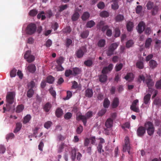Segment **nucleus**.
I'll list each match as a JSON object with an SVG mask.
<instances>
[{
	"mask_svg": "<svg viewBox=\"0 0 161 161\" xmlns=\"http://www.w3.org/2000/svg\"><path fill=\"white\" fill-rule=\"evenodd\" d=\"M92 116V112L91 111H89L85 114V115L80 114L77 116L76 119L77 121L81 120L84 125H86L87 119L91 118Z\"/></svg>",
	"mask_w": 161,
	"mask_h": 161,
	"instance_id": "obj_1",
	"label": "nucleus"
},
{
	"mask_svg": "<svg viewBox=\"0 0 161 161\" xmlns=\"http://www.w3.org/2000/svg\"><path fill=\"white\" fill-rule=\"evenodd\" d=\"M144 126L147 131L148 134L150 136L153 135L154 131V128L153 123L150 121L146 122L144 124Z\"/></svg>",
	"mask_w": 161,
	"mask_h": 161,
	"instance_id": "obj_2",
	"label": "nucleus"
},
{
	"mask_svg": "<svg viewBox=\"0 0 161 161\" xmlns=\"http://www.w3.org/2000/svg\"><path fill=\"white\" fill-rule=\"evenodd\" d=\"M138 80L142 81L144 83H146L148 88L151 87L154 85V83L152 80L150 78H147L145 79V77L142 75L139 76Z\"/></svg>",
	"mask_w": 161,
	"mask_h": 161,
	"instance_id": "obj_3",
	"label": "nucleus"
},
{
	"mask_svg": "<svg viewBox=\"0 0 161 161\" xmlns=\"http://www.w3.org/2000/svg\"><path fill=\"white\" fill-rule=\"evenodd\" d=\"M36 24L33 23L30 24L26 29V32L28 35H31L36 32Z\"/></svg>",
	"mask_w": 161,
	"mask_h": 161,
	"instance_id": "obj_4",
	"label": "nucleus"
},
{
	"mask_svg": "<svg viewBox=\"0 0 161 161\" xmlns=\"http://www.w3.org/2000/svg\"><path fill=\"white\" fill-rule=\"evenodd\" d=\"M117 43H113L110 45L108 50L106 52V54L108 56H110L114 54V52L116 50L118 46Z\"/></svg>",
	"mask_w": 161,
	"mask_h": 161,
	"instance_id": "obj_5",
	"label": "nucleus"
},
{
	"mask_svg": "<svg viewBox=\"0 0 161 161\" xmlns=\"http://www.w3.org/2000/svg\"><path fill=\"white\" fill-rule=\"evenodd\" d=\"M24 57L25 59H26L27 61L29 63H32L35 59V56L32 55H31V51L30 50L26 51Z\"/></svg>",
	"mask_w": 161,
	"mask_h": 161,
	"instance_id": "obj_6",
	"label": "nucleus"
},
{
	"mask_svg": "<svg viewBox=\"0 0 161 161\" xmlns=\"http://www.w3.org/2000/svg\"><path fill=\"white\" fill-rule=\"evenodd\" d=\"M125 144L123 146V150L124 152H125L126 151L128 152L129 154H130V146L129 142V139L128 136H126L125 139Z\"/></svg>",
	"mask_w": 161,
	"mask_h": 161,
	"instance_id": "obj_7",
	"label": "nucleus"
},
{
	"mask_svg": "<svg viewBox=\"0 0 161 161\" xmlns=\"http://www.w3.org/2000/svg\"><path fill=\"white\" fill-rule=\"evenodd\" d=\"M6 101L8 103L6 104V107H8L9 106V104H12L14 102V96L12 92H11L7 93L6 97Z\"/></svg>",
	"mask_w": 161,
	"mask_h": 161,
	"instance_id": "obj_8",
	"label": "nucleus"
},
{
	"mask_svg": "<svg viewBox=\"0 0 161 161\" xmlns=\"http://www.w3.org/2000/svg\"><path fill=\"white\" fill-rule=\"evenodd\" d=\"M87 51L86 47L85 46L81 47L76 52V55L77 58H82L84 55V53Z\"/></svg>",
	"mask_w": 161,
	"mask_h": 161,
	"instance_id": "obj_9",
	"label": "nucleus"
},
{
	"mask_svg": "<svg viewBox=\"0 0 161 161\" xmlns=\"http://www.w3.org/2000/svg\"><path fill=\"white\" fill-rule=\"evenodd\" d=\"M146 133L145 127L140 126L138 127L137 130V134L139 137H142Z\"/></svg>",
	"mask_w": 161,
	"mask_h": 161,
	"instance_id": "obj_10",
	"label": "nucleus"
},
{
	"mask_svg": "<svg viewBox=\"0 0 161 161\" xmlns=\"http://www.w3.org/2000/svg\"><path fill=\"white\" fill-rule=\"evenodd\" d=\"M145 27V23L143 21L141 22L138 25L137 28L138 32L140 34L142 33L144 31Z\"/></svg>",
	"mask_w": 161,
	"mask_h": 161,
	"instance_id": "obj_11",
	"label": "nucleus"
},
{
	"mask_svg": "<svg viewBox=\"0 0 161 161\" xmlns=\"http://www.w3.org/2000/svg\"><path fill=\"white\" fill-rule=\"evenodd\" d=\"M113 64H110L108 66L104 67L102 70V74L106 75L108 72L111 71L113 69Z\"/></svg>",
	"mask_w": 161,
	"mask_h": 161,
	"instance_id": "obj_12",
	"label": "nucleus"
},
{
	"mask_svg": "<svg viewBox=\"0 0 161 161\" xmlns=\"http://www.w3.org/2000/svg\"><path fill=\"white\" fill-rule=\"evenodd\" d=\"M113 120L112 118H108L105 123V126L107 128L111 127L113 125Z\"/></svg>",
	"mask_w": 161,
	"mask_h": 161,
	"instance_id": "obj_13",
	"label": "nucleus"
},
{
	"mask_svg": "<svg viewBox=\"0 0 161 161\" xmlns=\"http://www.w3.org/2000/svg\"><path fill=\"white\" fill-rule=\"evenodd\" d=\"M99 140H100V142L97 147V149L98 152H99V153H101L102 147V144L105 143V140L102 138H99Z\"/></svg>",
	"mask_w": 161,
	"mask_h": 161,
	"instance_id": "obj_14",
	"label": "nucleus"
},
{
	"mask_svg": "<svg viewBox=\"0 0 161 161\" xmlns=\"http://www.w3.org/2000/svg\"><path fill=\"white\" fill-rule=\"evenodd\" d=\"M27 69L30 72L33 73L36 70V66L32 64H29L27 67Z\"/></svg>",
	"mask_w": 161,
	"mask_h": 161,
	"instance_id": "obj_15",
	"label": "nucleus"
},
{
	"mask_svg": "<svg viewBox=\"0 0 161 161\" xmlns=\"http://www.w3.org/2000/svg\"><path fill=\"white\" fill-rule=\"evenodd\" d=\"M157 62L153 59H151L149 62V66L151 69H154L157 67Z\"/></svg>",
	"mask_w": 161,
	"mask_h": 161,
	"instance_id": "obj_16",
	"label": "nucleus"
},
{
	"mask_svg": "<svg viewBox=\"0 0 161 161\" xmlns=\"http://www.w3.org/2000/svg\"><path fill=\"white\" fill-rule=\"evenodd\" d=\"M93 92L92 89L88 88L85 91V96L89 98H91L93 96Z\"/></svg>",
	"mask_w": 161,
	"mask_h": 161,
	"instance_id": "obj_17",
	"label": "nucleus"
},
{
	"mask_svg": "<svg viewBox=\"0 0 161 161\" xmlns=\"http://www.w3.org/2000/svg\"><path fill=\"white\" fill-rule=\"evenodd\" d=\"M119 104V101L118 98L116 97L113 99L112 103V107L113 108L117 107Z\"/></svg>",
	"mask_w": 161,
	"mask_h": 161,
	"instance_id": "obj_18",
	"label": "nucleus"
},
{
	"mask_svg": "<svg viewBox=\"0 0 161 161\" xmlns=\"http://www.w3.org/2000/svg\"><path fill=\"white\" fill-rule=\"evenodd\" d=\"M52 107L51 104L48 102L45 104L43 107V109L45 111L47 112L49 111Z\"/></svg>",
	"mask_w": 161,
	"mask_h": 161,
	"instance_id": "obj_19",
	"label": "nucleus"
},
{
	"mask_svg": "<svg viewBox=\"0 0 161 161\" xmlns=\"http://www.w3.org/2000/svg\"><path fill=\"white\" fill-rule=\"evenodd\" d=\"M158 5H155L154 7L152 9L151 14L153 16H154L158 14Z\"/></svg>",
	"mask_w": 161,
	"mask_h": 161,
	"instance_id": "obj_20",
	"label": "nucleus"
},
{
	"mask_svg": "<svg viewBox=\"0 0 161 161\" xmlns=\"http://www.w3.org/2000/svg\"><path fill=\"white\" fill-rule=\"evenodd\" d=\"M151 95L149 93L146 94L144 98V103L145 104H148L150 101Z\"/></svg>",
	"mask_w": 161,
	"mask_h": 161,
	"instance_id": "obj_21",
	"label": "nucleus"
},
{
	"mask_svg": "<svg viewBox=\"0 0 161 161\" xmlns=\"http://www.w3.org/2000/svg\"><path fill=\"white\" fill-rule=\"evenodd\" d=\"M107 79V76L106 75L103 74L99 76V81L102 83L105 82Z\"/></svg>",
	"mask_w": 161,
	"mask_h": 161,
	"instance_id": "obj_22",
	"label": "nucleus"
},
{
	"mask_svg": "<svg viewBox=\"0 0 161 161\" xmlns=\"http://www.w3.org/2000/svg\"><path fill=\"white\" fill-rule=\"evenodd\" d=\"M152 42V40L151 38H147L145 43V47L146 48H149Z\"/></svg>",
	"mask_w": 161,
	"mask_h": 161,
	"instance_id": "obj_23",
	"label": "nucleus"
},
{
	"mask_svg": "<svg viewBox=\"0 0 161 161\" xmlns=\"http://www.w3.org/2000/svg\"><path fill=\"white\" fill-rule=\"evenodd\" d=\"M89 34V32L88 31L86 30L83 31L81 33L80 36L82 38L85 39L87 37Z\"/></svg>",
	"mask_w": 161,
	"mask_h": 161,
	"instance_id": "obj_24",
	"label": "nucleus"
},
{
	"mask_svg": "<svg viewBox=\"0 0 161 161\" xmlns=\"http://www.w3.org/2000/svg\"><path fill=\"white\" fill-rule=\"evenodd\" d=\"M77 149L76 148H74L71 151V159L73 160L75 159L76 156Z\"/></svg>",
	"mask_w": 161,
	"mask_h": 161,
	"instance_id": "obj_25",
	"label": "nucleus"
},
{
	"mask_svg": "<svg viewBox=\"0 0 161 161\" xmlns=\"http://www.w3.org/2000/svg\"><path fill=\"white\" fill-rule=\"evenodd\" d=\"M105 41L104 39H101L98 41L97 46L100 47H104L105 45Z\"/></svg>",
	"mask_w": 161,
	"mask_h": 161,
	"instance_id": "obj_26",
	"label": "nucleus"
},
{
	"mask_svg": "<svg viewBox=\"0 0 161 161\" xmlns=\"http://www.w3.org/2000/svg\"><path fill=\"white\" fill-rule=\"evenodd\" d=\"M22 127V124L20 122H18L16 124V127L15 129L14 130V133H16L18 132H19L21 129Z\"/></svg>",
	"mask_w": 161,
	"mask_h": 161,
	"instance_id": "obj_27",
	"label": "nucleus"
},
{
	"mask_svg": "<svg viewBox=\"0 0 161 161\" xmlns=\"http://www.w3.org/2000/svg\"><path fill=\"white\" fill-rule=\"evenodd\" d=\"M81 71V69L77 67L73 68L72 70L73 75L75 76L77 75L80 74Z\"/></svg>",
	"mask_w": 161,
	"mask_h": 161,
	"instance_id": "obj_28",
	"label": "nucleus"
},
{
	"mask_svg": "<svg viewBox=\"0 0 161 161\" xmlns=\"http://www.w3.org/2000/svg\"><path fill=\"white\" fill-rule=\"evenodd\" d=\"M89 17L90 14L89 13L86 12L82 14V16H81V19L83 21H85Z\"/></svg>",
	"mask_w": 161,
	"mask_h": 161,
	"instance_id": "obj_29",
	"label": "nucleus"
},
{
	"mask_svg": "<svg viewBox=\"0 0 161 161\" xmlns=\"http://www.w3.org/2000/svg\"><path fill=\"white\" fill-rule=\"evenodd\" d=\"M93 61L91 59H88L84 62V64L86 66L91 67L93 65Z\"/></svg>",
	"mask_w": 161,
	"mask_h": 161,
	"instance_id": "obj_30",
	"label": "nucleus"
},
{
	"mask_svg": "<svg viewBox=\"0 0 161 161\" xmlns=\"http://www.w3.org/2000/svg\"><path fill=\"white\" fill-rule=\"evenodd\" d=\"M133 27V24L131 21H129L126 24V28L129 31H132Z\"/></svg>",
	"mask_w": 161,
	"mask_h": 161,
	"instance_id": "obj_31",
	"label": "nucleus"
},
{
	"mask_svg": "<svg viewBox=\"0 0 161 161\" xmlns=\"http://www.w3.org/2000/svg\"><path fill=\"white\" fill-rule=\"evenodd\" d=\"M55 114L56 116L59 118L63 115V111L60 108H58L56 111Z\"/></svg>",
	"mask_w": 161,
	"mask_h": 161,
	"instance_id": "obj_32",
	"label": "nucleus"
},
{
	"mask_svg": "<svg viewBox=\"0 0 161 161\" xmlns=\"http://www.w3.org/2000/svg\"><path fill=\"white\" fill-rule=\"evenodd\" d=\"M95 25V23L93 20L89 21L86 24V27L88 28H91Z\"/></svg>",
	"mask_w": 161,
	"mask_h": 161,
	"instance_id": "obj_33",
	"label": "nucleus"
},
{
	"mask_svg": "<svg viewBox=\"0 0 161 161\" xmlns=\"http://www.w3.org/2000/svg\"><path fill=\"white\" fill-rule=\"evenodd\" d=\"M31 119V116L30 114H27L24 118L23 123L24 124H26Z\"/></svg>",
	"mask_w": 161,
	"mask_h": 161,
	"instance_id": "obj_34",
	"label": "nucleus"
},
{
	"mask_svg": "<svg viewBox=\"0 0 161 161\" xmlns=\"http://www.w3.org/2000/svg\"><path fill=\"white\" fill-rule=\"evenodd\" d=\"M24 109L23 105L21 104L19 105L16 107V112L17 113H19L23 111Z\"/></svg>",
	"mask_w": 161,
	"mask_h": 161,
	"instance_id": "obj_35",
	"label": "nucleus"
},
{
	"mask_svg": "<svg viewBox=\"0 0 161 161\" xmlns=\"http://www.w3.org/2000/svg\"><path fill=\"white\" fill-rule=\"evenodd\" d=\"M154 5L153 3L151 1H149L147 3L146 7L147 8V9L151 10L154 7Z\"/></svg>",
	"mask_w": 161,
	"mask_h": 161,
	"instance_id": "obj_36",
	"label": "nucleus"
},
{
	"mask_svg": "<svg viewBox=\"0 0 161 161\" xmlns=\"http://www.w3.org/2000/svg\"><path fill=\"white\" fill-rule=\"evenodd\" d=\"M54 81V78L51 75H49L47 78V82L49 84H52Z\"/></svg>",
	"mask_w": 161,
	"mask_h": 161,
	"instance_id": "obj_37",
	"label": "nucleus"
},
{
	"mask_svg": "<svg viewBox=\"0 0 161 161\" xmlns=\"http://www.w3.org/2000/svg\"><path fill=\"white\" fill-rule=\"evenodd\" d=\"M34 93V91L33 90L32 88H29L27 92V96L29 98H31L33 96Z\"/></svg>",
	"mask_w": 161,
	"mask_h": 161,
	"instance_id": "obj_38",
	"label": "nucleus"
},
{
	"mask_svg": "<svg viewBox=\"0 0 161 161\" xmlns=\"http://www.w3.org/2000/svg\"><path fill=\"white\" fill-rule=\"evenodd\" d=\"M110 102L109 100L107 98H106L104 101L103 106L105 108H108L109 107Z\"/></svg>",
	"mask_w": 161,
	"mask_h": 161,
	"instance_id": "obj_39",
	"label": "nucleus"
},
{
	"mask_svg": "<svg viewBox=\"0 0 161 161\" xmlns=\"http://www.w3.org/2000/svg\"><path fill=\"white\" fill-rule=\"evenodd\" d=\"M124 19V16L120 14H118L115 17V20L116 22H120L123 20Z\"/></svg>",
	"mask_w": 161,
	"mask_h": 161,
	"instance_id": "obj_40",
	"label": "nucleus"
},
{
	"mask_svg": "<svg viewBox=\"0 0 161 161\" xmlns=\"http://www.w3.org/2000/svg\"><path fill=\"white\" fill-rule=\"evenodd\" d=\"M80 16L78 12H75L72 15V19L73 21H75L77 20Z\"/></svg>",
	"mask_w": 161,
	"mask_h": 161,
	"instance_id": "obj_41",
	"label": "nucleus"
},
{
	"mask_svg": "<svg viewBox=\"0 0 161 161\" xmlns=\"http://www.w3.org/2000/svg\"><path fill=\"white\" fill-rule=\"evenodd\" d=\"M120 35V31L119 28H116L114 29V36L117 37L119 36Z\"/></svg>",
	"mask_w": 161,
	"mask_h": 161,
	"instance_id": "obj_42",
	"label": "nucleus"
},
{
	"mask_svg": "<svg viewBox=\"0 0 161 161\" xmlns=\"http://www.w3.org/2000/svg\"><path fill=\"white\" fill-rule=\"evenodd\" d=\"M71 75H73L72 71L70 69L66 70L65 72V75L66 77H69Z\"/></svg>",
	"mask_w": 161,
	"mask_h": 161,
	"instance_id": "obj_43",
	"label": "nucleus"
},
{
	"mask_svg": "<svg viewBox=\"0 0 161 161\" xmlns=\"http://www.w3.org/2000/svg\"><path fill=\"white\" fill-rule=\"evenodd\" d=\"M133 74L132 73H128L125 77V79L126 80H132L133 78Z\"/></svg>",
	"mask_w": 161,
	"mask_h": 161,
	"instance_id": "obj_44",
	"label": "nucleus"
},
{
	"mask_svg": "<svg viewBox=\"0 0 161 161\" xmlns=\"http://www.w3.org/2000/svg\"><path fill=\"white\" fill-rule=\"evenodd\" d=\"M100 15L102 17H108L109 16V14L108 12L104 11L100 13Z\"/></svg>",
	"mask_w": 161,
	"mask_h": 161,
	"instance_id": "obj_45",
	"label": "nucleus"
},
{
	"mask_svg": "<svg viewBox=\"0 0 161 161\" xmlns=\"http://www.w3.org/2000/svg\"><path fill=\"white\" fill-rule=\"evenodd\" d=\"M64 61V58L63 57H60L57 60L56 62L58 65H61Z\"/></svg>",
	"mask_w": 161,
	"mask_h": 161,
	"instance_id": "obj_46",
	"label": "nucleus"
},
{
	"mask_svg": "<svg viewBox=\"0 0 161 161\" xmlns=\"http://www.w3.org/2000/svg\"><path fill=\"white\" fill-rule=\"evenodd\" d=\"M136 66L139 69H142L144 68V65L142 62L138 61L136 64Z\"/></svg>",
	"mask_w": 161,
	"mask_h": 161,
	"instance_id": "obj_47",
	"label": "nucleus"
},
{
	"mask_svg": "<svg viewBox=\"0 0 161 161\" xmlns=\"http://www.w3.org/2000/svg\"><path fill=\"white\" fill-rule=\"evenodd\" d=\"M52 124V123L51 121H47L46 122L44 125V127L47 129H48L51 126Z\"/></svg>",
	"mask_w": 161,
	"mask_h": 161,
	"instance_id": "obj_48",
	"label": "nucleus"
},
{
	"mask_svg": "<svg viewBox=\"0 0 161 161\" xmlns=\"http://www.w3.org/2000/svg\"><path fill=\"white\" fill-rule=\"evenodd\" d=\"M112 8L113 10H117L119 8V5L117 2H114L112 4Z\"/></svg>",
	"mask_w": 161,
	"mask_h": 161,
	"instance_id": "obj_49",
	"label": "nucleus"
},
{
	"mask_svg": "<svg viewBox=\"0 0 161 161\" xmlns=\"http://www.w3.org/2000/svg\"><path fill=\"white\" fill-rule=\"evenodd\" d=\"M37 13V11L36 9H32L29 12V14L31 16H34Z\"/></svg>",
	"mask_w": 161,
	"mask_h": 161,
	"instance_id": "obj_50",
	"label": "nucleus"
},
{
	"mask_svg": "<svg viewBox=\"0 0 161 161\" xmlns=\"http://www.w3.org/2000/svg\"><path fill=\"white\" fill-rule=\"evenodd\" d=\"M123 67V64L120 63L119 64H117L115 67V69L116 71H118L121 70Z\"/></svg>",
	"mask_w": 161,
	"mask_h": 161,
	"instance_id": "obj_51",
	"label": "nucleus"
},
{
	"mask_svg": "<svg viewBox=\"0 0 161 161\" xmlns=\"http://www.w3.org/2000/svg\"><path fill=\"white\" fill-rule=\"evenodd\" d=\"M72 115V114L71 113L67 112L64 114V118L66 119H69L71 118Z\"/></svg>",
	"mask_w": 161,
	"mask_h": 161,
	"instance_id": "obj_52",
	"label": "nucleus"
},
{
	"mask_svg": "<svg viewBox=\"0 0 161 161\" xmlns=\"http://www.w3.org/2000/svg\"><path fill=\"white\" fill-rule=\"evenodd\" d=\"M105 24L104 22L103 21H101L97 25V29H100Z\"/></svg>",
	"mask_w": 161,
	"mask_h": 161,
	"instance_id": "obj_53",
	"label": "nucleus"
},
{
	"mask_svg": "<svg viewBox=\"0 0 161 161\" xmlns=\"http://www.w3.org/2000/svg\"><path fill=\"white\" fill-rule=\"evenodd\" d=\"M153 103L158 106H161V99H155L154 100Z\"/></svg>",
	"mask_w": 161,
	"mask_h": 161,
	"instance_id": "obj_54",
	"label": "nucleus"
},
{
	"mask_svg": "<svg viewBox=\"0 0 161 161\" xmlns=\"http://www.w3.org/2000/svg\"><path fill=\"white\" fill-rule=\"evenodd\" d=\"M68 7V5L67 4H65L64 5H62L61 6H60L59 7V11L60 12L66 9Z\"/></svg>",
	"mask_w": 161,
	"mask_h": 161,
	"instance_id": "obj_55",
	"label": "nucleus"
},
{
	"mask_svg": "<svg viewBox=\"0 0 161 161\" xmlns=\"http://www.w3.org/2000/svg\"><path fill=\"white\" fill-rule=\"evenodd\" d=\"M16 69L15 68L12 70L10 72V77H15L16 75Z\"/></svg>",
	"mask_w": 161,
	"mask_h": 161,
	"instance_id": "obj_56",
	"label": "nucleus"
},
{
	"mask_svg": "<svg viewBox=\"0 0 161 161\" xmlns=\"http://www.w3.org/2000/svg\"><path fill=\"white\" fill-rule=\"evenodd\" d=\"M15 137L13 133H10L8 134L6 136V139L8 141L9 139H12Z\"/></svg>",
	"mask_w": 161,
	"mask_h": 161,
	"instance_id": "obj_57",
	"label": "nucleus"
},
{
	"mask_svg": "<svg viewBox=\"0 0 161 161\" xmlns=\"http://www.w3.org/2000/svg\"><path fill=\"white\" fill-rule=\"evenodd\" d=\"M134 44L133 41L132 40H129L126 44V47L129 48L132 46Z\"/></svg>",
	"mask_w": 161,
	"mask_h": 161,
	"instance_id": "obj_58",
	"label": "nucleus"
},
{
	"mask_svg": "<svg viewBox=\"0 0 161 161\" xmlns=\"http://www.w3.org/2000/svg\"><path fill=\"white\" fill-rule=\"evenodd\" d=\"M130 109L131 110L135 112L136 113L139 112V109L136 106H130Z\"/></svg>",
	"mask_w": 161,
	"mask_h": 161,
	"instance_id": "obj_59",
	"label": "nucleus"
},
{
	"mask_svg": "<svg viewBox=\"0 0 161 161\" xmlns=\"http://www.w3.org/2000/svg\"><path fill=\"white\" fill-rule=\"evenodd\" d=\"M71 31V29L70 26L66 27L63 29V31L65 33H69Z\"/></svg>",
	"mask_w": 161,
	"mask_h": 161,
	"instance_id": "obj_60",
	"label": "nucleus"
},
{
	"mask_svg": "<svg viewBox=\"0 0 161 161\" xmlns=\"http://www.w3.org/2000/svg\"><path fill=\"white\" fill-rule=\"evenodd\" d=\"M106 111V109H103L98 113L97 115L99 116H102L105 114Z\"/></svg>",
	"mask_w": 161,
	"mask_h": 161,
	"instance_id": "obj_61",
	"label": "nucleus"
},
{
	"mask_svg": "<svg viewBox=\"0 0 161 161\" xmlns=\"http://www.w3.org/2000/svg\"><path fill=\"white\" fill-rule=\"evenodd\" d=\"M142 9V7L141 5H138L137 6L136 9V13L137 14H139L141 13Z\"/></svg>",
	"mask_w": 161,
	"mask_h": 161,
	"instance_id": "obj_62",
	"label": "nucleus"
},
{
	"mask_svg": "<svg viewBox=\"0 0 161 161\" xmlns=\"http://www.w3.org/2000/svg\"><path fill=\"white\" fill-rule=\"evenodd\" d=\"M155 86L156 88L161 89V80L157 81L155 84Z\"/></svg>",
	"mask_w": 161,
	"mask_h": 161,
	"instance_id": "obj_63",
	"label": "nucleus"
},
{
	"mask_svg": "<svg viewBox=\"0 0 161 161\" xmlns=\"http://www.w3.org/2000/svg\"><path fill=\"white\" fill-rule=\"evenodd\" d=\"M105 6L104 3L102 2H100L97 4V7L98 8L101 9H102L104 8Z\"/></svg>",
	"mask_w": 161,
	"mask_h": 161,
	"instance_id": "obj_64",
	"label": "nucleus"
}]
</instances>
